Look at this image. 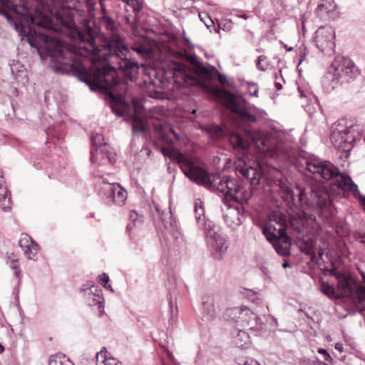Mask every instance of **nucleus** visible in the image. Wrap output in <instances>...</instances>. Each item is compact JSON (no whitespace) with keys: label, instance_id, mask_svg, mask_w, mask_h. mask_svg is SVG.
Returning a JSON list of instances; mask_svg holds the SVG:
<instances>
[{"label":"nucleus","instance_id":"nucleus-1","mask_svg":"<svg viewBox=\"0 0 365 365\" xmlns=\"http://www.w3.org/2000/svg\"><path fill=\"white\" fill-rule=\"evenodd\" d=\"M58 20L61 31L74 44L64 48L56 41L55 49L48 51L49 67L55 73L73 74L81 81L86 83L92 91L99 90L108 92L111 100L110 106L112 111L119 116L123 115L126 106L127 93H118V91L126 88L127 85L117 78L115 68L105 63L92 71L84 64V58L88 57L91 60L98 56L97 49L100 50L108 44L116 48L121 55L126 51L124 38L120 34L118 26L111 18L103 16L101 19V24L106 30L108 38L100 43L97 42L94 31L88 22L83 24V29L81 30L76 27L71 16L66 19L59 17Z\"/></svg>","mask_w":365,"mask_h":365},{"label":"nucleus","instance_id":"nucleus-2","mask_svg":"<svg viewBox=\"0 0 365 365\" xmlns=\"http://www.w3.org/2000/svg\"><path fill=\"white\" fill-rule=\"evenodd\" d=\"M162 152L164 155L175 160L184 175L190 180L212 192L223 193L227 200L232 201V204L225 203L226 208L223 210L224 220L228 227L235 230L242 223L245 213L243 204L247 203L252 196L250 190L242 186L236 179L221 178L219 174L210 175L205 169L181 153H171L165 148H163Z\"/></svg>","mask_w":365,"mask_h":365},{"label":"nucleus","instance_id":"nucleus-3","mask_svg":"<svg viewBox=\"0 0 365 365\" xmlns=\"http://www.w3.org/2000/svg\"><path fill=\"white\" fill-rule=\"evenodd\" d=\"M360 76V70L354 62L344 56H336L322 80V88L327 93H331L339 86L349 83Z\"/></svg>","mask_w":365,"mask_h":365},{"label":"nucleus","instance_id":"nucleus-4","mask_svg":"<svg viewBox=\"0 0 365 365\" xmlns=\"http://www.w3.org/2000/svg\"><path fill=\"white\" fill-rule=\"evenodd\" d=\"M93 175L96 179V192L105 204L118 207L125 205L128 193L124 187L119 183L110 182L108 174L101 175L99 172H96Z\"/></svg>","mask_w":365,"mask_h":365},{"label":"nucleus","instance_id":"nucleus-5","mask_svg":"<svg viewBox=\"0 0 365 365\" xmlns=\"http://www.w3.org/2000/svg\"><path fill=\"white\" fill-rule=\"evenodd\" d=\"M195 216L198 227L204 231L207 247L212 252H225L227 246L225 238L216 230L215 224L206 219L202 202L197 200L195 202Z\"/></svg>","mask_w":365,"mask_h":365},{"label":"nucleus","instance_id":"nucleus-6","mask_svg":"<svg viewBox=\"0 0 365 365\" xmlns=\"http://www.w3.org/2000/svg\"><path fill=\"white\" fill-rule=\"evenodd\" d=\"M229 138L231 145L236 149H247L252 143L262 153L277 154L281 152L279 146H272L273 139L259 131L247 130L245 137L237 133H232Z\"/></svg>","mask_w":365,"mask_h":365},{"label":"nucleus","instance_id":"nucleus-7","mask_svg":"<svg viewBox=\"0 0 365 365\" xmlns=\"http://www.w3.org/2000/svg\"><path fill=\"white\" fill-rule=\"evenodd\" d=\"M263 233L279 255L282 256L289 255L290 239L287 235L284 220L281 215L275 213L270 215L269 224L263 230Z\"/></svg>","mask_w":365,"mask_h":365},{"label":"nucleus","instance_id":"nucleus-8","mask_svg":"<svg viewBox=\"0 0 365 365\" xmlns=\"http://www.w3.org/2000/svg\"><path fill=\"white\" fill-rule=\"evenodd\" d=\"M361 128L359 125H346L343 120L331 126L330 139L334 146L343 153H349L354 143L361 137Z\"/></svg>","mask_w":365,"mask_h":365},{"label":"nucleus","instance_id":"nucleus-9","mask_svg":"<svg viewBox=\"0 0 365 365\" xmlns=\"http://www.w3.org/2000/svg\"><path fill=\"white\" fill-rule=\"evenodd\" d=\"M217 94L224 100L225 106L244 121L256 122L265 114L262 109L244 100L236 99L235 96L227 90H217Z\"/></svg>","mask_w":365,"mask_h":365},{"label":"nucleus","instance_id":"nucleus-10","mask_svg":"<svg viewBox=\"0 0 365 365\" xmlns=\"http://www.w3.org/2000/svg\"><path fill=\"white\" fill-rule=\"evenodd\" d=\"M98 51V56L91 59V61L93 64L98 61H106L109 57L116 58L118 63V68L122 70L125 76H127L130 80L135 78L138 66L135 61H131L127 58L128 49L126 47V51L121 55L117 52L116 48H113L110 44L107 46L97 49Z\"/></svg>","mask_w":365,"mask_h":365},{"label":"nucleus","instance_id":"nucleus-11","mask_svg":"<svg viewBox=\"0 0 365 365\" xmlns=\"http://www.w3.org/2000/svg\"><path fill=\"white\" fill-rule=\"evenodd\" d=\"M337 288L341 292L340 296L352 295L355 294L360 302L365 301V287L349 276L338 273L336 276ZM360 312L365 318V307Z\"/></svg>","mask_w":365,"mask_h":365},{"label":"nucleus","instance_id":"nucleus-12","mask_svg":"<svg viewBox=\"0 0 365 365\" xmlns=\"http://www.w3.org/2000/svg\"><path fill=\"white\" fill-rule=\"evenodd\" d=\"M91 141L95 147L91 150V160L93 163L100 161L101 164H113L115 162V155L108 150L102 134L92 135Z\"/></svg>","mask_w":365,"mask_h":365},{"label":"nucleus","instance_id":"nucleus-13","mask_svg":"<svg viewBox=\"0 0 365 365\" xmlns=\"http://www.w3.org/2000/svg\"><path fill=\"white\" fill-rule=\"evenodd\" d=\"M305 170L326 180L335 178L339 174V168L333 163L327 160L312 159L305 163Z\"/></svg>","mask_w":365,"mask_h":365},{"label":"nucleus","instance_id":"nucleus-14","mask_svg":"<svg viewBox=\"0 0 365 365\" xmlns=\"http://www.w3.org/2000/svg\"><path fill=\"white\" fill-rule=\"evenodd\" d=\"M11 10L17 14L24 16L26 22L34 26L45 29L49 26V22L43 14L44 13L43 10L40 11L37 8H29L24 3L20 5H13Z\"/></svg>","mask_w":365,"mask_h":365},{"label":"nucleus","instance_id":"nucleus-15","mask_svg":"<svg viewBox=\"0 0 365 365\" xmlns=\"http://www.w3.org/2000/svg\"><path fill=\"white\" fill-rule=\"evenodd\" d=\"M334 31L331 26H322L315 33L317 48L325 55L329 56L335 48Z\"/></svg>","mask_w":365,"mask_h":365},{"label":"nucleus","instance_id":"nucleus-16","mask_svg":"<svg viewBox=\"0 0 365 365\" xmlns=\"http://www.w3.org/2000/svg\"><path fill=\"white\" fill-rule=\"evenodd\" d=\"M11 24L15 30L22 36L21 41H26L29 45L38 49L39 51V44L38 41L41 40L45 43H48L50 38L43 34H39L38 36L35 31H32L30 27H26L21 23H16L14 20Z\"/></svg>","mask_w":365,"mask_h":365},{"label":"nucleus","instance_id":"nucleus-17","mask_svg":"<svg viewBox=\"0 0 365 365\" xmlns=\"http://www.w3.org/2000/svg\"><path fill=\"white\" fill-rule=\"evenodd\" d=\"M155 210L158 212L159 217L165 229L172 235L178 243L183 241L180 232L179 231L178 222L173 217L172 213L169 212H161L158 205H155Z\"/></svg>","mask_w":365,"mask_h":365},{"label":"nucleus","instance_id":"nucleus-18","mask_svg":"<svg viewBox=\"0 0 365 365\" xmlns=\"http://www.w3.org/2000/svg\"><path fill=\"white\" fill-rule=\"evenodd\" d=\"M88 288H83L86 302L90 307H97L100 314L104 312V298L102 290L95 286L93 282H88Z\"/></svg>","mask_w":365,"mask_h":365},{"label":"nucleus","instance_id":"nucleus-19","mask_svg":"<svg viewBox=\"0 0 365 365\" xmlns=\"http://www.w3.org/2000/svg\"><path fill=\"white\" fill-rule=\"evenodd\" d=\"M335 178H336V185L339 189L343 192L352 193L354 197L360 199L361 204L365 206V200L364 199L365 196L361 195L357 185L353 182L351 178L349 175L345 173L341 174L339 172V175Z\"/></svg>","mask_w":365,"mask_h":365},{"label":"nucleus","instance_id":"nucleus-20","mask_svg":"<svg viewBox=\"0 0 365 365\" xmlns=\"http://www.w3.org/2000/svg\"><path fill=\"white\" fill-rule=\"evenodd\" d=\"M236 173L247 180L252 188L259 185L262 173L257 168H254L245 163L236 166Z\"/></svg>","mask_w":365,"mask_h":365},{"label":"nucleus","instance_id":"nucleus-21","mask_svg":"<svg viewBox=\"0 0 365 365\" xmlns=\"http://www.w3.org/2000/svg\"><path fill=\"white\" fill-rule=\"evenodd\" d=\"M19 245L28 259H35L39 247L29 235L22 233L19 240Z\"/></svg>","mask_w":365,"mask_h":365},{"label":"nucleus","instance_id":"nucleus-22","mask_svg":"<svg viewBox=\"0 0 365 365\" xmlns=\"http://www.w3.org/2000/svg\"><path fill=\"white\" fill-rule=\"evenodd\" d=\"M202 319L209 322L215 319L217 312L214 303V297L212 295L205 294L202 297Z\"/></svg>","mask_w":365,"mask_h":365},{"label":"nucleus","instance_id":"nucleus-23","mask_svg":"<svg viewBox=\"0 0 365 365\" xmlns=\"http://www.w3.org/2000/svg\"><path fill=\"white\" fill-rule=\"evenodd\" d=\"M131 49L136 52L139 56L145 59L152 57L153 48L146 38H140L135 41L131 46Z\"/></svg>","mask_w":365,"mask_h":365},{"label":"nucleus","instance_id":"nucleus-24","mask_svg":"<svg viewBox=\"0 0 365 365\" xmlns=\"http://www.w3.org/2000/svg\"><path fill=\"white\" fill-rule=\"evenodd\" d=\"M192 61L195 63V69L197 73L202 78L212 79L218 73L217 68L210 64L205 65L202 63L196 61L194 57L191 58Z\"/></svg>","mask_w":365,"mask_h":365},{"label":"nucleus","instance_id":"nucleus-25","mask_svg":"<svg viewBox=\"0 0 365 365\" xmlns=\"http://www.w3.org/2000/svg\"><path fill=\"white\" fill-rule=\"evenodd\" d=\"M3 175L0 170V207L4 212L11 210V194L3 185Z\"/></svg>","mask_w":365,"mask_h":365},{"label":"nucleus","instance_id":"nucleus-26","mask_svg":"<svg viewBox=\"0 0 365 365\" xmlns=\"http://www.w3.org/2000/svg\"><path fill=\"white\" fill-rule=\"evenodd\" d=\"M174 73L177 77H180L183 80L185 86H192L198 83V80L195 77L187 73L186 67L184 65L177 66Z\"/></svg>","mask_w":365,"mask_h":365},{"label":"nucleus","instance_id":"nucleus-27","mask_svg":"<svg viewBox=\"0 0 365 365\" xmlns=\"http://www.w3.org/2000/svg\"><path fill=\"white\" fill-rule=\"evenodd\" d=\"M336 5L334 0H321L316 9V13L320 17H324L336 10Z\"/></svg>","mask_w":365,"mask_h":365},{"label":"nucleus","instance_id":"nucleus-28","mask_svg":"<svg viewBox=\"0 0 365 365\" xmlns=\"http://www.w3.org/2000/svg\"><path fill=\"white\" fill-rule=\"evenodd\" d=\"M130 222L127 225V230L130 232L135 227H140L143 222V216L139 215L134 210H130L129 212Z\"/></svg>","mask_w":365,"mask_h":365},{"label":"nucleus","instance_id":"nucleus-29","mask_svg":"<svg viewBox=\"0 0 365 365\" xmlns=\"http://www.w3.org/2000/svg\"><path fill=\"white\" fill-rule=\"evenodd\" d=\"M240 293L242 295L247 299L251 302L256 304L257 305H259L262 303L261 294L258 292H255L252 289H249L247 288H242L240 290Z\"/></svg>","mask_w":365,"mask_h":365},{"label":"nucleus","instance_id":"nucleus-30","mask_svg":"<svg viewBox=\"0 0 365 365\" xmlns=\"http://www.w3.org/2000/svg\"><path fill=\"white\" fill-rule=\"evenodd\" d=\"M240 314V325L241 326L250 324L252 321H256L257 319L255 314L246 307H242Z\"/></svg>","mask_w":365,"mask_h":365},{"label":"nucleus","instance_id":"nucleus-31","mask_svg":"<svg viewBox=\"0 0 365 365\" xmlns=\"http://www.w3.org/2000/svg\"><path fill=\"white\" fill-rule=\"evenodd\" d=\"M49 365H74L73 363L64 354H56L50 357Z\"/></svg>","mask_w":365,"mask_h":365},{"label":"nucleus","instance_id":"nucleus-32","mask_svg":"<svg viewBox=\"0 0 365 365\" xmlns=\"http://www.w3.org/2000/svg\"><path fill=\"white\" fill-rule=\"evenodd\" d=\"M242 313V307H232L226 309L225 315L227 320L237 323L240 324V316Z\"/></svg>","mask_w":365,"mask_h":365},{"label":"nucleus","instance_id":"nucleus-33","mask_svg":"<svg viewBox=\"0 0 365 365\" xmlns=\"http://www.w3.org/2000/svg\"><path fill=\"white\" fill-rule=\"evenodd\" d=\"M300 250L302 252L309 256L312 261H316L317 262H318V259H316L315 247L314 242L312 240H311L310 242H307V243L302 244L300 246Z\"/></svg>","mask_w":365,"mask_h":365},{"label":"nucleus","instance_id":"nucleus-34","mask_svg":"<svg viewBox=\"0 0 365 365\" xmlns=\"http://www.w3.org/2000/svg\"><path fill=\"white\" fill-rule=\"evenodd\" d=\"M235 344L238 347L246 348L250 344V336L247 333L244 331L239 330L235 338Z\"/></svg>","mask_w":365,"mask_h":365},{"label":"nucleus","instance_id":"nucleus-35","mask_svg":"<svg viewBox=\"0 0 365 365\" xmlns=\"http://www.w3.org/2000/svg\"><path fill=\"white\" fill-rule=\"evenodd\" d=\"M11 71L15 78L20 76L21 73H24V66L18 61H13L12 63L10 64Z\"/></svg>","mask_w":365,"mask_h":365},{"label":"nucleus","instance_id":"nucleus-36","mask_svg":"<svg viewBox=\"0 0 365 365\" xmlns=\"http://www.w3.org/2000/svg\"><path fill=\"white\" fill-rule=\"evenodd\" d=\"M6 264L9 265L10 269L14 270V274L16 278H20L21 275V269L19 268V263L16 259H11L10 257H8L6 260Z\"/></svg>","mask_w":365,"mask_h":365},{"label":"nucleus","instance_id":"nucleus-37","mask_svg":"<svg viewBox=\"0 0 365 365\" xmlns=\"http://www.w3.org/2000/svg\"><path fill=\"white\" fill-rule=\"evenodd\" d=\"M322 292L329 298H340L339 294H336L334 287L329 284H324L322 287Z\"/></svg>","mask_w":365,"mask_h":365},{"label":"nucleus","instance_id":"nucleus-38","mask_svg":"<svg viewBox=\"0 0 365 365\" xmlns=\"http://www.w3.org/2000/svg\"><path fill=\"white\" fill-rule=\"evenodd\" d=\"M58 0H38V4L41 5L43 12L52 13V7L55 6Z\"/></svg>","mask_w":365,"mask_h":365},{"label":"nucleus","instance_id":"nucleus-39","mask_svg":"<svg viewBox=\"0 0 365 365\" xmlns=\"http://www.w3.org/2000/svg\"><path fill=\"white\" fill-rule=\"evenodd\" d=\"M0 101L2 104H5L6 103H9L11 107L13 114L10 113L9 112H6L5 110H4V112L5 114L9 117L12 118L13 115H14V101L10 98L9 96L4 94H0Z\"/></svg>","mask_w":365,"mask_h":365},{"label":"nucleus","instance_id":"nucleus-40","mask_svg":"<svg viewBox=\"0 0 365 365\" xmlns=\"http://www.w3.org/2000/svg\"><path fill=\"white\" fill-rule=\"evenodd\" d=\"M146 128L147 127L142 121H137L132 125V131L134 134L145 133Z\"/></svg>","mask_w":365,"mask_h":365},{"label":"nucleus","instance_id":"nucleus-41","mask_svg":"<svg viewBox=\"0 0 365 365\" xmlns=\"http://www.w3.org/2000/svg\"><path fill=\"white\" fill-rule=\"evenodd\" d=\"M108 357V351L106 348H103L100 352L96 354L97 365H104Z\"/></svg>","mask_w":365,"mask_h":365},{"label":"nucleus","instance_id":"nucleus-42","mask_svg":"<svg viewBox=\"0 0 365 365\" xmlns=\"http://www.w3.org/2000/svg\"><path fill=\"white\" fill-rule=\"evenodd\" d=\"M256 66L259 71H265L267 69L268 63L265 56H259L257 58Z\"/></svg>","mask_w":365,"mask_h":365},{"label":"nucleus","instance_id":"nucleus-43","mask_svg":"<svg viewBox=\"0 0 365 365\" xmlns=\"http://www.w3.org/2000/svg\"><path fill=\"white\" fill-rule=\"evenodd\" d=\"M278 185L280 187V188L286 192L287 194L290 195L292 197L294 196V191L289 187V186L287 185V180L284 178H280L277 180Z\"/></svg>","mask_w":365,"mask_h":365},{"label":"nucleus","instance_id":"nucleus-44","mask_svg":"<svg viewBox=\"0 0 365 365\" xmlns=\"http://www.w3.org/2000/svg\"><path fill=\"white\" fill-rule=\"evenodd\" d=\"M209 130L211 133H213L217 138L222 137L224 135V129L218 125H213L210 126Z\"/></svg>","mask_w":365,"mask_h":365},{"label":"nucleus","instance_id":"nucleus-45","mask_svg":"<svg viewBox=\"0 0 365 365\" xmlns=\"http://www.w3.org/2000/svg\"><path fill=\"white\" fill-rule=\"evenodd\" d=\"M317 352L318 354L323 355L325 361H327L330 364H334L333 358L330 356V354L327 352V351L325 349L319 348L317 349Z\"/></svg>","mask_w":365,"mask_h":365},{"label":"nucleus","instance_id":"nucleus-46","mask_svg":"<svg viewBox=\"0 0 365 365\" xmlns=\"http://www.w3.org/2000/svg\"><path fill=\"white\" fill-rule=\"evenodd\" d=\"M128 5L133 8L134 11H140L142 9V1L140 0H127Z\"/></svg>","mask_w":365,"mask_h":365},{"label":"nucleus","instance_id":"nucleus-47","mask_svg":"<svg viewBox=\"0 0 365 365\" xmlns=\"http://www.w3.org/2000/svg\"><path fill=\"white\" fill-rule=\"evenodd\" d=\"M237 364L239 365H260L257 360L253 359H238Z\"/></svg>","mask_w":365,"mask_h":365},{"label":"nucleus","instance_id":"nucleus-48","mask_svg":"<svg viewBox=\"0 0 365 365\" xmlns=\"http://www.w3.org/2000/svg\"><path fill=\"white\" fill-rule=\"evenodd\" d=\"M109 276L106 273H103L100 274L98 277V282L102 286L106 285V284L109 282Z\"/></svg>","mask_w":365,"mask_h":365},{"label":"nucleus","instance_id":"nucleus-49","mask_svg":"<svg viewBox=\"0 0 365 365\" xmlns=\"http://www.w3.org/2000/svg\"><path fill=\"white\" fill-rule=\"evenodd\" d=\"M104 365H122L121 363H118L116 359L113 357H107Z\"/></svg>","mask_w":365,"mask_h":365},{"label":"nucleus","instance_id":"nucleus-50","mask_svg":"<svg viewBox=\"0 0 365 365\" xmlns=\"http://www.w3.org/2000/svg\"><path fill=\"white\" fill-rule=\"evenodd\" d=\"M0 14L4 16L10 24L13 23V21L14 20V18L5 9H3L1 10Z\"/></svg>","mask_w":365,"mask_h":365},{"label":"nucleus","instance_id":"nucleus-51","mask_svg":"<svg viewBox=\"0 0 365 365\" xmlns=\"http://www.w3.org/2000/svg\"><path fill=\"white\" fill-rule=\"evenodd\" d=\"M199 16L200 17L201 21H202L204 22V24L207 26V28L210 29L212 26L214 25V21L210 17L207 16V20L205 21L201 17L200 14H199Z\"/></svg>","mask_w":365,"mask_h":365},{"label":"nucleus","instance_id":"nucleus-52","mask_svg":"<svg viewBox=\"0 0 365 365\" xmlns=\"http://www.w3.org/2000/svg\"><path fill=\"white\" fill-rule=\"evenodd\" d=\"M215 76H217L218 81H220V83H221L222 84L227 83V77L225 75L218 72V73H216Z\"/></svg>","mask_w":365,"mask_h":365},{"label":"nucleus","instance_id":"nucleus-53","mask_svg":"<svg viewBox=\"0 0 365 365\" xmlns=\"http://www.w3.org/2000/svg\"><path fill=\"white\" fill-rule=\"evenodd\" d=\"M167 352H168V357H169L170 360V361H172L175 365H177L178 362H177V361H176V359H175V356H173V353H172V352H170V351H168Z\"/></svg>","mask_w":365,"mask_h":365},{"label":"nucleus","instance_id":"nucleus-54","mask_svg":"<svg viewBox=\"0 0 365 365\" xmlns=\"http://www.w3.org/2000/svg\"><path fill=\"white\" fill-rule=\"evenodd\" d=\"M334 348L336 350L339 351V352H342L344 350V346L341 343H336L334 346Z\"/></svg>","mask_w":365,"mask_h":365},{"label":"nucleus","instance_id":"nucleus-55","mask_svg":"<svg viewBox=\"0 0 365 365\" xmlns=\"http://www.w3.org/2000/svg\"><path fill=\"white\" fill-rule=\"evenodd\" d=\"M53 97V93L51 92H46L45 94V101L46 103H49L50 98Z\"/></svg>","mask_w":365,"mask_h":365},{"label":"nucleus","instance_id":"nucleus-56","mask_svg":"<svg viewBox=\"0 0 365 365\" xmlns=\"http://www.w3.org/2000/svg\"><path fill=\"white\" fill-rule=\"evenodd\" d=\"M169 131H170V133H172V134L175 136V138L177 140H179V139H180L179 135H178V133L174 130V129H173V128H169Z\"/></svg>","mask_w":365,"mask_h":365},{"label":"nucleus","instance_id":"nucleus-57","mask_svg":"<svg viewBox=\"0 0 365 365\" xmlns=\"http://www.w3.org/2000/svg\"><path fill=\"white\" fill-rule=\"evenodd\" d=\"M356 238L361 243H365V235H359V236L356 237Z\"/></svg>","mask_w":365,"mask_h":365},{"label":"nucleus","instance_id":"nucleus-58","mask_svg":"<svg viewBox=\"0 0 365 365\" xmlns=\"http://www.w3.org/2000/svg\"><path fill=\"white\" fill-rule=\"evenodd\" d=\"M141 153H145L147 156H149L151 153V150L148 148H142Z\"/></svg>","mask_w":365,"mask_h":365},{"label":"nucleus","instance_id":"nucleus-59","mask_svg":"<svg viewBox=\"0 0 365 365\" xmlns=\"http://www.w3.org/2000/svg\"><path fill=\"white\" fill-rule=\"evenodd\" d=\"M132 102H133V106L136 108H140V103L138 102V101L137 99H135V98L132 99Z\"/></svg>","mask_w":365,"mask_h":365},{"label":"nucleus","instance_id":"nucleus-60","mask_svg":"<svg viewBox=\"0 0 365 365\" xmlns=\"http://www.w3.org/2000/svg\"><path fill=\"white\" fill-rule=\"evenodd\" d=\"M305 60V52H303V55L301 56L299 63L297 66V68H299V65Z\"/></svg>","mask_w":365,"mask_h":365},{"label":"nucleus","instance_id":"nucleus-61","mask_svg":"<svg viewBox=\"0 0 365 365\" xmlns=\"http://www.w3.org/2000/svg\"><path fill=\"white\" fill-rule=\"evenodd\" d=\"M274 86H275V88L277 90H281L282 88V85L280 83H278V82H275Z\"/></svg>","mask_w":365,"mask_h":365},{"label":"nucleus","instance_id":"nucleus-62","mask_svg":"<svg viewBox=\"0 0 365 365\" xmlns=\"http://www.w3.org/2000/svg\"><path fill=\"white\" fill-rule=\"evenodd\" d=\"M105 289H110L111 292H113L112 287L108 283L106 285L103 286Z\"/></svg>","mask_w":365,"mask_h":365},{"label":"nucleus","instance_id":"nucleus-63","mask_svg":"<svg viewBox=\"0 0 365 365\" xmlns=\"http://www.w3.org/2000/svg\"><path fill=\"white\" fill-rule=\"evenodd\" d=\"M237 16H238L240 18L245 19H247V16L245 14H237Z\"/></svg>","mask_w":365,"mask_h":365},{"label":"nucleus","instance_id":"nucleus-64","mask_svg":"<svg viewBox=\"0 0 365 365\" xmlns=\"http://www.w3.org/2000/svg\"><path fill=\"white\" fill-rule=\"evenodd\" d=\"M282 267H283V268H287V267H290V264H289V263L287 261H285L282 264Z\"/></svg>","mask_w":365,"mask_h":365}]
</instances>
